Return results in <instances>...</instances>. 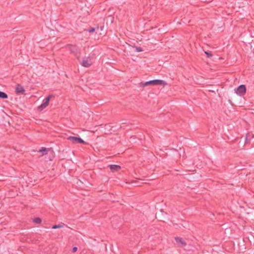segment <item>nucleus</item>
Returning <instances> with one entry per match:
<instances>
[{"label":"nucleus","mask_w":254,"mask_h":254,"mask_svg":"<svg viewBox=\"0 0 254 254\" xmlns=\"http://www.w3.org/2000/svg\"><path fill=\"white\" fill-rule=\"evenodd\" d=\"M251 136V134H250V133L247 134L246 137V143H249V137H250Z\"/></svg>","instance_id":"dca6fc26"},{"label":"nucleus","mask_w":254,"mask_h":254,"mask_svg":"<svg viewBox=\"0 0 254 254\" xmlns=\"http://www.w3.org/2000/svg\"><path fill=\"white\" fill-rule=\"evenodd\" d=\"M8 95L5 92L0 91V99H7Z\"/></svg>","instance_id":"f8f14e48"},{"label":"nucleus","mask_w":254,"mask_h":254,"mask_svg":"<svg viewBox=\"0 0 254 254\" xmlns=\"http://www.w3.org/2000/svg\"><path fill=\"white\" fill-rule=\"evenodd\" d=\"M33 222L36 224H40L41 223L42 220L41 218L37 217L33 219Z\"/></svg>","instance_id":"4468645a"},{"label":"nucleus","mask_w":254,"mask_h":254,"mask_svg":"<svg viewBox=\"0 0 254 254\" xmlns=\"http://www.w3.org/2000/svg\"><path fill=\"white\" fill-rule=\"evenodd\" d=\"M65 49L70 52L78 59L80 56V52L78 47L75 45L68 44L65 46Z\"/></svg>","instance_id":"f03ea898"},{"label":"nucleus","mask_w":254,"mask_h":254,"mask_svg":"<svg viewBox=\"0 0 254 254\" xmlns=\"http://www.w3.org/2000/svg\"><path fill=\"white\" fill-rule=\"evenodd\" d=\"M54 97V96L53 95H49L48 97H47L44 100H43V103L40 105L38 107V110L39 111H42V110H43L45 108H46L49 104V101L51 99V98L52 97Z\"/></svg>","instance_id":"7ed1b4c3"},{"label":"nucleus","mask_w":254,"mask_h":254,"mask_svg":"<svg viewBox=\"0 0 254 254\" xmlns=\"http://www.w3.org/2000/svg\"><path fill=\"white\" fill-rule=\"evenodd\" d=\"M109 18H111V19H113V17H112L111 16H109Z\"/></svg>","instance_id":"aec40b11"},{"label":"nucleus","mask_w":254,"mask_h":254,"mask_svg":"<svg viewBox=\"0 0 254 254\" xmlns=\"http://www.w3.org/2000/svg\"><path fill=\"white\" fill-rule=\"evenodd\" d=\"M205 54L206 55V56L208 58H210L212 56V55L208 52H205Z\"/></svg>","instance_id":"f3484780"},{"label":"nucleus","mask_w":254,"mask_h":254,"mask_svg":"<svg viewBox=\"0 0 254 254\" xmlns=\"http://www.w3.org/2000/svg\"><path fill=\"white\" fill-rule=\"evenodd\" d=\"M64 223H61L59 225H55L52 227V229H57V228H62L64 226Z\"/></svg>","instance_id":"ddd939ff"},{"label":"nucleus","mask_w":254,"mask_h":254,"mask_svg":"<svg viewBox=\"0 0 254 254\" xmlns=\"http://www.w3.org/2000/svg\"><path fill=\"white\" fill-rule=\"evenodd\" d=\"M92 64L91 60L89 57L83 58L81 63V65L84 67H88Z\"/></svg>","instance_id":"0eeeda50"},{"label":"nucleus","mask_w":254,"mask_h":254,"mask_svg":"<svg viewBox=\"0 0 254 254\" xmlns=\"http://www.w3.org/2000/svg\"><path fill=\"white\" fill-rule=\"evenodd\" d=\"M95 30V28H91L90 29H89L88 31L90 33H92V32H94Z\"/></svg>","instance_id":"a211bd4d"},{"label":"nucleus","mask_w":254,"mask_h":254,"mask_svg":"<svg viewBox=\"0 0 254 254\" xmlns=\"http://www.w3.org/2000/svg\"><path fill=\"white\" fill-rule=\"evenodd\" d=\"M38 152L42 153V155L43 156V155H46L47 154L48 149H47L45 147H42V148L41 149H40Z\"/></svg>","instance_id":"9b49d317"},{"label":"nucleus","mask_w":254,"mask_h":254,"mask_svg":"<svg viewBox=\"0 0 254 254\" xmlns=\"http://www.w3.org/2000/svg\"><path fill=\"white\" fill-rule=\"evenodd\" d=\"M135 48L136 51H137V52H140L143 51L142 48L140 47H135Z\"/></svg>","instance_id":"2eb2a0df"},{"label":"nucleus","mask_w":254,"mask_h":254,"mask_svg":"<svg viewBox=\"0 0 254 254\" xmlns=\"http://www.w3.org/2000/svg\"><path fill=\"white\" fill-rule=\"evenodd\" d=\"M166 84L165 81L160 79H155L145 82H140L139 84V87H144L145 86L151 85H165Z\"/></svg>","instance_id":"f257e3e1"},{"label":"nucleus","mask_w":254,"mask_h":254,"mask_svg":"<svg viewBox=\"0 0 254 254\" xmlns=\"http://www.w3.org/2000/svg\"><path fill=\"white\" fill-rule=\"evenodd\" d=\"M77 248L76 247H74L73 248L72 251L73 253H75L77 251Z\"/></svg>","instance_id":"6ab92c4d"},{"label":"nucleus","mask_w":254,"mask_h":254,"mask_svg":"<svg viewBox=\"0 0 254 254\" xmlns=\"http://www.w3.org/2000/svg\"><path fill=\"white\" fill-rule=\"evenodd\" d=\"M235 92L240 96L244 95L246 92V87L245 85H240L236 89Z\"/></svg>","instance_id":"423d86ee"},{"label":"nucleus","mask_w":254,"mask_h":254,"mask_svg":"<svg viewBox=\"0 0 254 254\" xmlns=\"http://www.w3.org/2000/svg\"><path fill=\"white\" fill-rule=\"evenodd\" d=\"M25 91V89L21 84H17L15 87V92L16 94H24Z\"/></svg>","instance_id":"6e6552de"},{"label":"nucleus","mask_w":254,"mask_h":254,"mask_svg":"<svg viewBox=\"0 0 254 254\" xmlns=\"http://www.w3.org/2000/svg\"><path fill=\"white\" fill-rule=\"evenodd\" d=\"M67 139L70 140L72 143L77 144L81 143L86 144L87 143L82 140L81 138L76 136H70L67 137Z\"/></svg>","instance_id":"39448f33"},{"label":"nucleus","mask_w":254,"mask_h":254,"mask_svg":"<svg viewBox=\"0 0 254 254\" xmlns=\"http://www.w3.org/2000/svg\"><path fill=\"white\" fill-rule=\"evenodd\" d=\"M175 240L177 243L180 245L181 247H185L187 245V243L183 240L182 238L176 237Z\"/></svg>","instance_id":"1a4fd4ad"},{"label":"nucleus","mask_w":254,"mask_h":254,"mask_svg":"<svg viewBox=\"0 0 254 254\" xmlns=\"http://www.w3.org/2000/svg\"><path fill=\"white\" fill-rule=\"evenodd\" d=\"M112 171H118L121 169V167L117 165H110L109 166Z\"/></svg>","instance_id":"9d476101"},{"label":"nucleus","mask_w":254,"mask_h":254,"mask_svg":"<svg viewBox=\"0 0 254 254\" xmlns=\"http://www.w3.org/2000/svg\"><path fill=\"white\" fill-rule=\"evenodd\" d=\"M54 97V96L53 95H49L48 97H47L44 100H43V103L40 105L38 107V110L39 111H42V110H43L45 108H46L49 104V101L51 99V98L52 97Z\"/></svg>","instance_id":"20e7f679"}]
</instances>
